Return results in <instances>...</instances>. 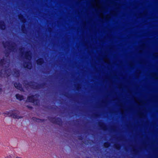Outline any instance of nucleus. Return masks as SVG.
<instances>
[{
    "label": "nucleus",
    "instance_id": "412c9836",
    "mask_svg": "<svg viewBox=\"0 0 158 158\" xmlns=\"http://www.w3.org/2000/svg\"><path fill=\"white\" fill-rule=\"evenodd\" d=\"M104 146L105 148H107L109 146V144L108 143H105L104 144Z\"/></svg>",
    "mask_w": 158,
    "mask_h": 158
},
{
    "label": "nucleus",
    "instance_id": "2eb2a0df",
    "mask_svg": "<svg viewBox=\"0 0 158 158\" xmlns=\"http://www.w3.org/2000/svg\"><path fill=\"white\" fill-rule=\"evenodd\" d=\"M25 67L28 69H31L32 67V64L30 63H28L27 64Z\"/></svg>",
    "mask_w": 158,
    "mask_h": 158
},
{
    "label": "nucleus",
    "instance_id": "1a4fd4ad",
    "mask_svg": "<svg viewBox=\"0 0 158 158\" xmlns=\"http://www.w3.org/2000/svg\"><path fill=\"white\" fill-rule=\"evenodd\" d=\"M138 115L140 118H144L145 117V114L141 111H139L138 112Z\"/></svg>",
    "mask_w": 158,
    "mask_h": 158
},
{
    "label": "nucleus",
    "instance_id": "423d86ee",
    "mask_svg": "<svg viewBox=\"0 0 158 158\" xmlns=\"http://www.w3.org/2000/svg\"><path fill=\"white\" fill-rule=\"evenodd\" d=\"M19 19L21 22L23 23H25L26 21L24 19L23 15H19L18 16Z\"/></svg>",
    "mask_w": 158,
    "mask_h": 158
},
{
    "label": "nucleus",
    "instance_id": "9b49d317",
    "mask_svg": "<svg viewBox=\"0 0 158 158\" xmlns=\"http://www.w3.org/2000/svg\"><path fill=\"white\" fill-rule=\"evenodd\" d=\"M96 2V6L98 9L101 8V5L100 3V1Z\"/></svg>",
    "mask_w": 158,
    "mask_h": 158
},
{
    "label": "nucleus",
    "instance_id": "5701e85b",
    "mask_svg": "<svg viewBox=\"0 0 158 158\" xmlns=\"http://www.w3.org/2000/svg\"><path fill=\"white\" fill-rule=\"evenodd\" d=\"M9 73L8 74L7 73V72H5V75L4 76V77H5V76L6 77L10 75V74H9Z\"/></svg>",
    "mask_w": 158,
    "mask_h": 158
},
{
    "label": "nucleus",
    "instance_id": "aec40b11",
    "mask_svg": "<svg viewBox=\"0 0 158 158\" xmlns=\"http://www.w3.org/2000/svg\"><path fill=\"white\" fill-rule=\"evenodd\" d=\"M19 72L18 71H16L15 72V74H14V75L16 77H18L19 76Z\"/></svg>",
    "mask_w": 158,
    "mask_h": 158
},
{
    "label": "nucleus",
    "instance_id": "39448f33",
    "mask_svg": "<svg viewBox=\"0 0 158 158\" xmlns=\"http://www.w3.org/2000/svg\"><path fill=\"white\" fill-rule=\"evenodd\" d=\"M99 125L101 127V129L103 130H106L107 127L104 123H100Z\"/></svg>",
    "mask_w": 158,
    "mask_h": 158
},
{
    "label": "nucleus",
    "instance_id": "9d476101",
    "mask_svg": "<svg viewBox=\"0 0 158 158\" xmlns=\"http://www.w3.org/2000/svg\"><path fill=\"white\" fill-rule=\"evenodd\" d=\"M0 28L2 29H4L5 28V27L4 23L3 22H0Z\"/></svg>",
    "mask_w": 158,
    "mask_h": 158
},
{
    "label": "nucleus",
    "instance_id": "473e14b6",
    "mask_svg": "<svg viewBox=\"0 0 158 158\" xmlns=\"http://www.w3.org/2000/svg\"><path fill=\"white\" fill-rule=\"evenodd\" d=\"M145 13H146V11H145L144 12H143V14H145Z\"/></svg>",
    "mask_w": 158,
    "mask_h": 158
},
{
    "label": "nucleus",
    "instance_id": "c756f323",
    "mask_svg": "<svg viewBox=\"0 0 158 158\" xmlns=\"http://www.w3.org/2000/svg\"><path fill=\"white\" fill-rule=\"evenodd\" d=\"M95 2H98V1H99V0H94Z\"/></svg>",
    "mask_w": 158,
    "mask_h": 158
},
{
    "label": "nucleus",
    "instance_id": "4468645a",
    "mask_svg": "<svg viewBox=\"0 0 158 158\" xmlns=\"http://www.w3.org/2000/svg\"><path fill=\"white\" fill-rule=\"evenodd\" d=\"M6 63V61H5L3 59L1 60L0 61L1 65L2 66H3L4 65H5Z\"/></svg>",
    "mask_w": 158,
    "mask_h": 158
},
{
    "label": "nucleus",
    "instance_id": "cd10ccee",
    "mask_svg": "<svg viewBox=\"0 0 158 158\" xmlns=\"http://www.w3.org/2000/svg\"><path fill=\"white\" fill-rule=\"evenodd\" d=\"M2 72H3V70H2L1 72L0 73V76H2Z\"/></svg>",
    "mask_w": 158,
    "mask_h": 158
},
{
    "label": "nucleus",
    "instance_id": "2f4dec72",
    "mask_svg": "<svg viewBox=\"0 0 158 158\" xmlns=\"http://www.w3.org/2000/svg\"><path fill=\"white\" fill-rule=\"evenodd\" d=\"M142 15H143V14H140V17H141L142 16Z\"/></svg>",
    "mask_w": 158,
    "mask_h": 158
},
{
    "label": "nucleus",
    "instance_id": "c85d7f7f",
    "mask_svg": "<svg viewBox=\"0 0 158 158\" xmlns=\"http://www.w3.org/2000/svg\"><path fill=\"white\" fill-rule=\"evenodd\" d=\"M92 4L93 6V7H95V5H94V3H92Z\"/></svg>",
    "mask_w": 158,
    "mask_h": 158
},
{
    "label": "nucleus",
    "instance_id": "f257e3e1",
    "mask_svg": "<svg viewBox=\"0 0 158 158\" xmlns=\"http://www.w3.org/2000/svg\"><path fill=\"white\" fill-rule=\"evenodd\" d=\"M37 98V95L30 96L28 97L27 101L29 102L34 103L36 100V98Z\"/></svg>",
    "mask_w": 158,
    "mask_h": 158
},
{
    "label": "nucleus",
    "instance_id": "6ab92c4d",
    "mask_svg": "<svg viewBox=\"0 0 158 158\" xmlns=\"http://www.w3.org/2000/svg\"><path fill=\"white\" fill-rule=\"evenodd\" d=\"M99 16L102 19L104 18V16L102 13H100L99 15Z\"/></svg>",
    "mask_w": 158,
    "mask_h": 158
},
{
    "label": "nucleus",
    "instance_id": "ddd939ff",
    "mask_svg": "<svg viewBox=\"0 0 158 158\" xmlns=\"http://www.w3.org/2000/svg\"><path fill=\"white\" fill-rule=\"evenodd\" d=\"M103 61L107 64H109L110 60L109 59L106 57H105L103 58Z\"/></svg>",
    "mask_w": 158,
    "mask_h": 158
},
{
    "label": "nucleus",
    "instance_id": "6e6552de",
    "mask_svg": "<svg viewBox=\"0 0 158 158\" xmlns=\"http://www.w3.org/2000/svg\"><path fill=\"white\" fill-rule=\"evenodd\" d=\"M37 63L38 65H41L43 63L44 61L43 59H40L37 60Z\"/></svg>",
    "mask_w": 158,
    "mask_h": 158
},
{
    "label": "nucleus",
    "instance_id": "f03ea898",
    "mask_svg": "<svg viewBox=\"0 0 158 158\" xmlns=\"http://www.w3.org/2000/svg\"><path fill=\"white\" fill-rule=\"evenodd\" d=\"M25 58L26 59L30 60L31 59V53L30 51L26 52L25 55Z\"/></svg>",
    "mask_w": 158,
    "mask_h": 158
},
{
    "label": "nucleus",
    "instance_id": "7c9ffc66",
    "mask_svg": "<svg viewBox=\"0 0 158 158\" xmlns=\"http://www.w3.org/2000/svg\"><path fill=\"white\" fill-rule=\"evenodd\" d=\"M15 158H23L20 157L16 156V157Z\"/></svg>",
    "mask_w": 158,
    "mask_h": 158
},
{
    "label": "nucleus",
    "instance_id": "dca6fc26",
    "mask_svg": "<svg viewBox=\"0 0 158 158\" xmlns=\"http://www.w3.org/2000/svg\"><path fill=\"white\" fill-rule=\"evenodd\" d=\"M104 18L106 20H108L110 18L111 16L110 15L107 14L104 16Z\"/></svg>",
    "mask_w": 158,
    "mask_h": 158
},
{
    "label": "nucleus",
    "instance_id": "393cba45",
    "mask_svg": "<svg viewBox=\"0 0 158 158\" xmlns=\"http://www.w3.org/2000/svg\"><path fill=\"white\" fill-rule=\"evenodd\" d=\"M158 56V53H156L153 54V56Z\"/></svg>",
    "mask_w": 158,
    "mask_h": 158
},
{
    "label": "nucleus",
    "instance_id": "72a5a7b5",
    "mask_svg": "<svg viewBox=\"0 0 158 158\" xmlns=\"http://www.w3.org/2000/svg\"><path fill=\"white\" fill-rule=\"evenodd\" d=\"M130 65H131V66H132V65H131V64H130Z\"/></svg>",
    "mask_w": 158,
    "mask_h": 158
},
{
    "label": "nucleus",
    "instance_id": "a878e982",
    "mask_svg": "<svg viewBox=\"0 0 158 158\" xmlns=\"http://www.w3.org/2000/svg\"><path fill=\"white\" fill-rule=\"evenodd\" d=\"M2 92V86L0 85V94Z\"/></svg>",
    "mask_w": 158,
    "mask_h": 158
},
{
    "label": "nucleus",
    "instance_id": "f8f14e48",
    "mask_svg": "<svg viewBox=\"0 0 158 158\" xmlns=\"http://www.w3.org/2000/svg\"><path fill=\"white\" fill-rule=\"evenodd\" d=\"M11 116H12L13 118H15L19 119L20 118V117L19 116L16 114H15V113H13L12 114Z\"/></svg>",
    "mask_w": 158,
    "mask_h": 158
},
{
    "label": "nucleus",
    "instance_id": "4be33fe9",
    "mask_svg": "<svg viewBox=\"0 0 158 158\" xmlns=\"http://www.w3.org/2000/svg\"><path fill=\"white\" fill-rule=\"evenodd\" d=\"M120 110L121 112V113L122 114H123L124 113V109H123V108H121L120 109Z\"/></svg>",
    "mask_w": 158,
    "mask_h": 158
},
{
    "label": "nucleus",
    "instance_id": "20e7f679",
    "mask_svg": "<svg viewBox=\"0 0 158 158\" xmlns=\"http://www.w3.org/2000/svg\"><path fill=\"white\" fill-rule=\"evenodd\" d=\"M151 76L155 79H158V75L157 73H151Z\"/></svg>",
    "mask_w": 158,
    "mask_h": 158
},
{
    "label": "nucleus",
    "instance_id": "f3484780",
    "mask_svg": "<svg viewBox=\"0 0 158 158\" xmlns=\"http://www.w3.org/2000/svg\"><path fill=\"white\" fill-rule=\"evenodd\" d=\"M135 101L139 105H142L143 104V102L142 101H140L136 99H135Z\"/></svg>",
    "mask_w": 158,
    "mask_h": 158
},
{
    "label": "nucleus",
    "instance_id": "bb28decb",
    "mask_svg": "<svg viewBox=\"0 0 158 158\" xmlns=\"http://www.w3.org/2000/svg\"><path fill=\"white\" fill-rule=\"evenodd\" d=\"M110 13H111L112 14H113L115 13V12L114 11H110Z\"/></svg>",
    "mask_w": 158,
    "mask_h": 158
},
{
    "label": "nucleus",
    "instance_id": "7ed1b4c3",
    "mask_svg": "<svg viewBox=\"0 0 158 158\" xmlns=\"http://www.w3.org/2000/svg\"><path fill=\"white\" fill-rule=\"evenodd\" d=\"M14 86L15 88L20 91H23V89L21 85L19 83H16L14 84Z\"/></svg>",
    "mask_w": 158,
    "mask_h": 158
},
{
    "label": "nucleus",
    "instance_id": "f704fd0d",
    "mask_svg": "<svg viewBox=\"0 0 158 158\" xmlns=\"http://www.w3.org/2000/svg\"><path fill=\"white\" fill-rule=\"evenodd\" d=\"M7 63V65H9V63Z\"/></svg>",
    "mask_w": 158,
    "mask_h": 158
},
{
    "label": "nucleus",
    "instance_id": "a211bd4d",
    "mask_svg": "<svg viewBox=\"0 0 158 158\" xmlns=\"http://www.w3.org/2000/svg\"><path fill=\"white\" fill-rule=\"evenodd\" d=\"M114 147L116 149L119 150L120 149V145L118 144H115L114 145Z\"/></svg>",
    "mask_w": 158,
    "mask_h": 158
},
{
    "label": "nucleus",
    "instance_id": "b1692460",
    "mask_svg": "<svg viewBox=\"0 0 158 158\" xmlns=\"http://www.w3.org/2000/svg\"><path fill=\"white\" fill-rule=\"evenodd\" d=\"M4 158H13L12 156L11 155H9L6 156Z\"/></svg>",
    "mask_w": 158,
    "mask_h": 158
},
{
    "label": "nucleus",
    "instance_id": "0eeeda50",
    "mask_svg": "<svg viewBox=\"0 0 158 158\" xmlns=\"http://www.w3.org/2000/svg\"><path fill=\"white\" fill-rule=\"evenodd\" d=\"M16 97L19 100H22L23 99V96H22V95H20L19 94H16Z\"/></svg>",
    "mask_w": 158,
    "mask_h": 158
}]
</instances>
